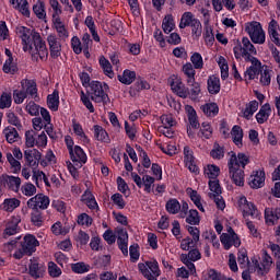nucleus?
Masks as SVG:
<instances>
[{"mask_svg": "<svg viewBox=\"0 0 280 280\" xmlns=\"http://www.w3.org/2000/svg\"><path fill=\"white\" fill-rule=\"evenodd\" d=\"M15 34L22 40L23 51L30 54L35 60L38 58L47 60L49 50H47V44L43 40L40 33L27 26L19 25L15 27Z\"/></svg>", "mask_w": 280, "mask_h": 280, "instance_id": "nucleus-1", "label": "nucleus"}, {"mask_svg": "<svg viewBox=\"0 0 280 280\" xmlns=\"http://www.w3.org/2000/svg\"><path fill=\"white\" fill-rule=\"evenodd\" d=\"M234 56L236 60H253L255 58L254 56H257V48H255V45L250 43V39L248 37H243L242 43L236 44L233 48Z\"/></svg>", "mask_w": 280, "mask_h": 280, "instance_id": "nucleus-2", "label": "nucleus"}, {"mask_svg": "<svg viewBox=\"0 0 280 280\" xmlns=\"http://www.w3.org/2000/svg\"><path fill=\"white\" fill-rule=\"evenodd\" d=\"M229 161H228V167H229V174L230 178L233 180L234 185L237 187H244V168H237V154L235 152L229 153Z\"/></svg>", "mask_w": 280, "mask_h": 280, "instance_id": "nucleus-3", "label": "nucleus"}, {"mask_svg": "<svg viewBox=\"0 0 280 280\" xmlns=\"http://www.w3.org/2000/svg\"><path fill=\"white\" fill-rule=\"evenodd\" d=\"M245 32L255 45H264L266 43V31H264L261 23L257 21L245 23Z\"/></svg>", "mask_w": 280, "mask_h": 280, "instance_id": "nucleus-4", "label": "nucleus"}, {"mask_svg": "<svg viewBox=\"0 0 280 280\" xmlns=\"http://www.w3.org/2000/svg\"><path fill=\"white\" fill-rule=\"evenodd\" d=\"M138 269L147 280H159V276L161 275V267L156 259L139 262Z\"/></svg>", "mask_w": 280, "mask_h": 280, "instance_id": "nucleus-5", "label": "nucleus"}, {"mask_svg": "<svg viewBox=\"0 0 280 280\" xmlns=\"http://www.w3.org/2000/svg\"><path fill=\"white\" fill-rule=\"evenodd\" d=\"M236 207L240 211L243 213V218H260L261 212H259V209H257V206L255 203L248 201L246 197L241 196L237 198Z\"/></svg>", "mask_w": 280, "mask_h": 280, "instance_id": "nucleus-6", "label": "nucleus"}, {"mask_svg": "<svg viewBox=\"0 0 280 280\" xmlns=\"http://www.w3.org/2000/svg\"><path fill=\"white\" fill-rule=\"evenodd\" d=\"M165 210L171 215H177V213H179V218L185 219L187 217V211H189V203L183 202L180 205L178 199L171 198L165 203Z\"/></svg>", "mask_w": 280, "mask_h": 280, "instance_id": "nucleus-7", "label": "nucleus"}, {"mask_svg": "<svg viewBox=\"0 0 280 280\" xmlns=\"http://www.w3.org/2000/svg\"><path fill=\"white\" fill-rule=\"evenodd\" d=\"M25 145L26 148H47V133L42 131L36 135L34 130H28L25 132Z\"/></svg>", "mask_w": 280, "mask_h": 280, "instance_id": "nucleus-8", "label": "nucleus"}, {"mask_svg": "<svg viewBox=\"0 0 280 280\" xmlns=\"http://www.w3.org/2000/svg\"><path fill=\"white\" fill-rule=\"evenodd\" d=\"M220 240L225 250H231L232 246H234L235 248H240V246H242V240L240 238V235L235 233L233 228H230L228 230V233H223Z\"/></svg>", "mask_w": 280, "mask_h": 280, "instance_id": "nucleus-9", "label": "nucleus"}, {"mask_svg": "<svg viewBox=\"0 0 280 280\" xmlns=\"http://www.w3.org/2000/svg\"><path fill=\"white\" fill-rule=\"evenodd\" d=\"M161 126L158 128L161 135H164L167 139H172L174 137V126L176 125V120L170 114H165L161 116Z\"/></svg>", "mask_w": 280, "mask_h": 280, "instance_id": "nucleus-10", "label": "nucleus"}, {"mask_svg": "<svg viewBox=\"0 0 280 280\" xmlns=\"http://www.w3.org/2000/svg\"><path fill=\"white\" fill-rule=\"evenodd\" d=\"M28 209H33L38 211H45V209H49L50 200L45 194H37L34 197L30 198L26 202Z\"/></svg>", "mask_w": 280, "mask_h": 280, "instance_id": "nucleus-11", "label": "nucleus"}, {"mask_svg": "<svg viewBox=\"0 0 280 280\" xmlns=\"http://www.w3.org/2000/svg\"><path fill=\"white\" fill-rule=\"evenodd\" d=\"M91 100L96 104L106 103L108 100V94L104 92V88L101 82H92L91 83Z\"/></svg>", "mask_w": 280, "mask_h": 280, "instance_id": "nucleus-12", "label": "nucleus"}, {"mask_svg": "<svg viewBox=\"0 0 280 280\" xmlns=\"http://www.w3.org/2000/svg\"><path fill=\"white\" fill-rule=\"evenodd\" d=\"M253 264L258 275H266V272H268V270H270V267L272 266V256H270L268 252L262 250L260 264L259 260H257V258L253 259Z\"/></svg>", "mask_w": 280, "mask_h": 280, "instance_id": "nucleus-13", "label": "nucleus"}, {"mask_svg": "<svg viewBox=\"0 0 280 280\" xmlns=\"http://www.w3.org/2000/svg\"><path fill=\"white\" fill-rule=\"evenodd\" d=\"M248 185L252 189H261L266 185V173L261 170L253 171L248 178Z\"/></svg>", "mask_w": 280, "mask_h": 280, "instance_id": "nucleus-14", "label": "nucleus"}, {"mask_svg": "<svg viewBox=\"0 0 280 280\" xmlns=\"http://www.w3.org/2000/svg\"><path fill=\"white\" fill-rule=\"evenodd\" d=\"M40 246V243L36 238V236L32 234H27L23 237V241L21 242V247L23 248L24 253L26 255H32L33 253H36V248Z\"/></svg>", "mask_w": 280, "mask_h": 280, "instance_id": "nucleus-15", "label": "nucleus"}, {"mask_svg": "<svg viewBox=\"0 0 280 280\" xmlns=\"http://www.w3.org/2000/svg\"><path fill=\"white\" fill-rule=\"evenodd\" d=\"M47 43L49 46L50 56L52 58H60L62 51V44H60V37L56 34H49L47 36Z\"/></svg>", "mask_w": 280, "mask_h": 280, "instance_id": "nucleus-16", "label": "nucleus"}, {"mask_svg": "<svg viewBox=\"0 0 280 280\" xmlns=\"http://www.w3.org/2000/svg\"><path fill=\"white\" fill-rule=\"evenodd\" d=\"M245 62L252 63V67L247 68V70L245 71V78H247L248 80H255L264 69V67H261V61L254 57L253 59H247Z\"/></svg>", "mask_w": 280, "mask_h": 280, "instance_id": "nucleus-17", "label": "nucleus"}, {"mask_svg": "<svg viewBox=\"0 0 280 280\" xmlns=\"http://www.w3.org/2000/svg\"><path fill=\"white\" fill-rule=\"evenodd\" d=\"M69 154L72 163H75L77 165H79V167H82L89 160L86 153L84 152V149L80 145H75L74 149L69 152Z\"/></svg>", "mask_w": 280, "mask_h": 280, "instance_id": "nucleus-18", "label": "nucleus"}, {"mask_svg": "<svg viewBox=\"0 0 280 280\" xmlns=\"http://www.w3.org/2000/svg\"><path fill=\"white\" fill-rule=\"evenodd\" d=\"M184 163L187 170L192 174H198L199 168L196 165V158H194V151L189 147L184 148Z\"/></svg>", "mask_w": 280, "mask_h": 280, "instance_id": "nucleus-19", "label": "nucleus"}, {"mask_svg": "<svg viewBox=\"0 0 280 280\" xmlns=\"http://www.w3.org/2000/svg\"><path fill=\"white\" fill-rule=\"evenodd\" d=\"M43 158V154L38 149H26L24 151V159L30 165V167H37L38 163H40V159Z\"/></svg>", "mask_w": 280, "mask_h": 280, "instance_id": "nucleus-20", "label": "nucleus"}, {"mask_svg": "<svg viewBox=\"0 0 280 280\" xmlns=\"http://www.w3.org/2000/svg\"><path fill=\"white\" fill-rule=\"evenodd\" d=\"M21 223V217H12L7 221L5 229L3 231L4 237H10L19 233V224Z\"/></svg>", "mask_w": 280, "mask_h": 280, "instance_id": "nucleus-21", "label": "nucleus"}, {"mask_svg": "<svg viewBox=\"0 0 280 280\" xmlns=\"http://www.w3.org/2000/svg\"><path fill=\"white\" fill-rule=\"evenodd\" d=\"M1 183L11 191H19L21 189V177L12 175H2Z\"/></svg>", "mask_w": 280, "mask_h": 280, "instance_id": "nucleus-22", "label": "nucleus"}, {"mask_svg": "<svg viewBox=\"0 0 280 280\" xmlns=\"http://www.w3.org/2000/svg\"><path fill=\"white\" fill-rule=\"evenodd\" d=\"M28 273L33 279H40L45 275V265L38 262L37 258L31 259V264L28 266Z\"/></svg>", "mask_w": 280, "mask_h": 280, "instance_id": "nucleus-23", "label": "nucleus"}, {"mask_svg": "<svg viewBox=\"0 0 280 280\" xmlns=\"http://www.w3.org/2000/svg\"><path fill=\"white\" fill-rule=\"evenodd\" d=\"M52 27L57 32V38H60L61 40H67L69 38V28H67V24H65V21L62 19L59 20H51Z\"/></svg>", "mask_w": 280, "mask_h": 280, "instance_id": "nucleus-24", "label": "nucleus"}, {"mask_svg": "<svg viewBox=\"0 0 280 280\" xmlns=\"http://www.w3.org/2000/svg\"><path fill=\"white\" fill-rule=\"evenodd\" d=\"M171 89L173 93H176L178 97H183V100L187 98L189 95V90L187 86H185V83H183V80L176 78L172 83H171Z\"/></svg>", "mask_w": 280, "mask_h": 280, "instance_id": "nucleus-25", "label": "nucleus"}, {"mask_svg": "<svg viewBox=\"0 0 280 280\" xmlns=\"http://www.w3.org/2000/svg\"><path fill=\"white\" fill-rule=\"evenodd\" d=\"M279 30V22H277V20H271L268 25V35L272 44L277 45V47H280Z\"/></svg>", "mask_w": 280, "mask_h": 280, "instance_id": "nucleus-26", "label": "nucleus"}, {"mask_svg": "<svg viewBox=\"0 0 280 280\" xmlns=\"http://www.w3.org/2000/svg\"><path fill=\"white\" fill-rule=\"evenodd\" d=\"M19 207H21V200L16 197L7 198L0 205V209L4 211V213H12L15 209H19Z\"/></svg>", "mask_w": 280, "mask_h": 280, "instance_id": "nucleus-27", "label": "nucleus"}, {"mask_svg": "<svg viewBox=\"0 0 280 280\" xmlns=\"http://www.w3.org/2000/svg\"><path fill=\"white\" fill-rule=\"evenodd\" d=\"M230 137L235 145L237 148H242L244 145V129L240 127V125H235L232 127V130L230 131Z\"/></svg>", "mask_w": 280, "mask_h": 280, "instance_id": "nucleus-28", "label": "nucleus"}, {"mask_svg": "<svg viewBox=\"0 0 280 280\" xmlns=\"http://www.w3.org/2000/svg\"><path fill=\"white\" fill-rule=\"evenodd\" d=\"M21 86L26 94L28 93V95H31V97H38V88L36 85V81L23 79L21 81Z\"/></svg>", "mask_w": 280, "mask_h": 280, "instance_id": "nucleus-29", "label": "nucleus"}, {"mask_svg": "<svg viewBox=\"0 0 280 280\" xmlns=\"http://www.w3.org/2000/svg\"><path fill=\"white\" fill-rule=\"evenodd\" d=\"M72 130L77 139H79V141H81L83 145H89V143H91V140L89 139L86 133H84V129L82 128V125H80V122L72 120Z\"/></svg>", "mask_w": 280, "mask_h": 280, "instance_id": "nucleus-30", "label": "nucleus"}, {"mask_svg": "<svg viewBox=\"0 0 280 280\" xmlns=\"http://www.w3.org/2000/svg\"><path fill=\"white\" fill-rule=\"evenodd\" d=\"M81 201L83 205H86L92 211L95 209H100L97 206V201L95 200V195L90 189H86L83 195L81 196Z\"/></svg>", "mask_w": 280, "mask_h": 280, "instance_id": "nucleus-31", "label": "nucleus"}, {"mask_svg": "<svg viewBox=\"0 0 280 280\" xmlns=\"http://www.w3.org/2000/svg\"><path fill=\"white\" fill-rule=\"evenodd\" d=\"M182 73H184L187 84H194L196 82V68L191 62H186L182 67Z\"/></svg>", "mask_w": 280, "mask_h": 280, "instance_id": "nucleus-32", "label": "nucleus"}, {"mask_svg": "<svg viewBox=\"0 0 280 280\" xmlns=\"http://www.w3.org/2000/svg\"><path fill=\"white\" fill-rule=\"evenodd\" d=\"M11 5H13L14 10H19L23 16L30 19V3L27 0H10Z\"/></svg>", "mask_w": 280, "mask_h": 280, "instance_id": "nucleus-33", "label": "nucleus"}, {"mask_svg": "<svg viewBox=\"0 0 280 280\" xmlns=\"http://www.w3.org/2000/svg\"><path fill=\"white\" fill-rule=\"evenodd\" d=\"M271 114L272 108L270 107V104L266 103L260 107L259 112L256 114V121L258 124H266V121H268V119L270 118Z\"/></svg>", "mask_w": 280, "mask_h": 280, "instance_id": "nucleus-34", "label": "nucleus"}, {"mask_svg": "<svg viewBox=\"0 0 280 280\" xmlns=\"http://www.w3.org/2000/svg\"><path fill=\"white\" fill-rule=\"evenodd\" d=\"M265 220L267 224L271 226L280 220V209L279 208H266L265 210Z\"/></svg>", "mask_w": 280, "mask_h": 280, "instance_id": "nucleus-35", "label": "nucleus"}, {"mask_svg": "<svg viewBox=\"0 0 280 280\" xmlns=\"http://www.w3.org/2000/svg\"><path fill=\"white\" fill-rule=\"evenodd\" d=\"M207 85H208V93H210V95H218L221 89L220 77L210 75L208 78Z\"/></svg>", "mask_w": 280, "mask_h": 280, "instance_id": "nucleus-36", "label": "nucleus"}, {"mask_svg": "<svg viewBox=\"0 0 280 280\" xmlns=\"http://www.w3.org/2000/svg\"><path fill=\"white\" fill-rule=\"evenodd\" d=\"M196 22H198V19L196 18V15H194V13L189 11L184 12L180 18L179 30H185V27H190Z\"/></svg>", "mask_w": 280, "mask_h": 280, "instance_id": "nucleus-37", "label": "nucleus"}, {"mask_svg": "<svg viewBox=\"0 0 280 280\" xmlns=\"http://www.w3.org/2000/svg\"><path fill=\"white\" fill-rule=\"evenodd\" d=\"M187 195L189 196L190 200L194 202L195 207L205 213V207L202 206V197L198 191L194 190L192 188L186 189Z\"/></svg>", "mask_w": 280, "mask_h": 280, "instance_id": "nucleus-38", "label": "nucleus"}, {"mask_svg": "<svg viewBox=\"0 0 280 280\" xmlns=\"http://www.w3.org/2000/svg\"><path fill=\"white\" fill-rule=\"evenodd\" d=\"M47 106L50 110L56 113L60 106V94L58 90H55L51 94L47 96Z\"/></svg>", "mask_w": 280, "mask_h": 280, "instance_id": "nucleus-39", "label": "nucleus"}, {"mask_svg": "<svg viewBox=\"0 0 280 280\" xmlns=\"http://www.w3.org/2000/svg\"><path fill=\"white\" fill-rule=\"evenodd\" d=\"M259 73V83L261 86H270V83L272 82V70H270L268 66H264Z\"/></svg>", "mask_w": 280, "mask_h": 280, "instance_id": "nucleus-40", "label": "nucleus"}, {"mask_svg": "<svg viewBox=\"0 0 280 280\" xmlns=\"http://www.w3.org/2000/svg\"><path fill=\"white\" fill-rule=\"evenodd\" d=\"M176 28V22L174 21V15L167 14L162 21V30L164 34H171Z\"/></svg>", "mask_w": 280, "mask_h": 280, "instance_id": "nucleus-41", "label": "nucleus"}, {"mask_svg": "<svg viewBox=\"0 0 280 280\" xmlns=\"http://www.w3.org/2000/svg\"><path fill=\"white\" fill-rule=\"evenodd\" d=\"M259 110V102L257 101H252L246 104L245 108L243 109V117L245 119H250L255 113Z\"/></svg>", "mask_w": 280, "mask_h": 280, "instance_id": "nucleus-42", "label": "nucleus"}, {"mask_svg": "<svg viewBox=\"0 0 280 280\" xmlns=\"http://www.w3.org/2000/svg\"><path fill=\"white\" fill-rule=\"evenodd\" d=\"M203 174L210 180H215L220 176V167L215 164H208L203 168Z\"/></svg>", "mask_w": 280, "mask_h": 280, "instance_id": "nucleus-43", "label": "nucleus"}, {"mask_svg": "<svg viewBox=\"0 0 280 280\" xmlns=\"http://www.w3.org/2000/svg\"><path fill=\"white\" fill-rule=\"evenodd\" d=\"M49 5L51 8V21L62 19V5L58 0H49Z\"/></svg>", "mask_w": 280, "mask_h": 280, "instance_id": "nucleus-44", "label": "nucleus"}, {"mask_svg": "<svg viewBox=\"0 0 280 280\" xmlns=\"http://www.w3.org/2000/svg\"><path fill=\"white\" fill-rule=\"evenodd\" d=\"M94 137L97 141L102 143H110V138L108 137V132L105 131L104 127L95 125L94 126Z\"/></svg>", "mask_w": 280, "mask_h": 280, "instance_id": "nucleus-45", "label": "nucleus"}, {"mask_svg": "<svg viewBox=\"0 0 280 280\" xmlns=\"http://www.w3.org/2000/svg\"><path fill=\"white\" fill-rule=\"evenodd\" d=\"M185 218L186 223L190 224V226H198V224H200V214L196 209L188 210Z\"/></svg>", "mask_w": 280, "mask_h": 280, "instance_id": "nucleus-46", "label": "nucleus"}, {"mask_svg": "<svg viewBox=\"0 0 280 280\" xmlns=\"http://www.w3.org/2000/svg\"><path fill=\"white\" fill-rule=\"evenodd\" d=\"M7 161L10 164V170L12 174H19L21 172V162L12 155V152H7L5 153Z\"/></svg>", "mask_w": 280, "mask_h": 280, "instance_id": "nucleus-47", "label": "nucleus"}, {"mask_svg": "<svg viewBox=\"0 0 280 280\" xmlns=\"http://www.w3.org/2000/svg\"><path fill=\"white\" fill-rule=\"evenodd\" d=\"M84 23H85L86 27L89 28V31L93 37V40H95V43H100V35L97 34V31L95 27V21L93 20V16L88 15L85 18Z\"/></svg>", "mask_w": 280, "mask_h": 280, "instance_id": "nucleus-48", "label": "nucleus"}, {"mask_svg": "<svg viewBox=\"0 0 280 280\" xmlns=\"http://www.w3.org/2000/svg\"><path fill=\"white\" fill-rule=\"evenodd\" d=\"M3 135L8 143H16L19 140V131L14 127H7L3 129Z\"/></svg>", "mask_w": 280, "mask_h": 280, "instance_id": "nucleus-49", "label": "nucleus"}, {"mask_svg": "<svg viewBox=\"0 0 280 280\" xmlns=\"http://www.w3.org/2000/svg\"><path fill=\"white\" fill-rule=\"evenodd\" d=\"M98 62L105 73L108 78H115V72H113V66L110 65V61L106 59V57L102 56L98 59Z\"/></svg>", "mask_w": 280, "mask_h": 280, "instance_id": "nucleus-50", "label": "nucleus"}, {"mask_svg": "<svg viewBox=\"0 0 280 280\" xmlns=\"http://www.w3.org/2000/svg\"><path fill=\"white\" fill-rule=\"evenodd\" d=\"M202 113L207 115V117H215L218 113H220V108L218 107V104L215 103H207L203 106H201Z\"/></svg>", "mask_w": 280, "mask_h": 280, "instance_id": "nucleus-51", "label": "nucleus"}, {"mask_svg": "<svg viewBox=\"0 0 280 280\" xmlns=\"http://www.w3.org/2000/svg\"><path fill=\"white\" fill-rule=\"evenodd\" d=\"M137 73L132 70H125L121 75H118L119 82L121 84H132V81L136 80Z\"/></svg>", "mask_w": 280, "mask_h": 280, "instance_id": "nucleus-52", "label": "nucleus"}, {"mask_svg": "<svg viewBox=\"0 0 280 280\" xmlns=\"http://www.w3.org/2000/svg\"><path fill=\"white\" fill-rule=\"evenodd\" d=\"M217 62L221 71V79L226 80V78H229V62L226 61V58L220 56Z\"/></svg>", "mask_w": 280, "mask_h": 280, "instance_id": "nucleus-53", "label": "nucleus"}, {"mask_svg": "<svg viewBox=\"0 0 280 280\" xmlns=\"http://www.w3.org/2000/svg\"><path fill=\"white\" fill-rule=\"evenodd\" d=\"M12 106V92L5 91L2 92L0 96V108L3 110L4 108H10Z\"/></svg>", "mask_w": 280, "mask_h": 280, "instance_id": "nucleus-54", "label": "nucleus"}, {"mask_svg": "<svg viewBox=\"0 0 280 280\" xmlns=\"http://www.w3.org/2000/svg\"><path fill=\"white\" fill-rule=\"evenodd\" d=\"M72 272H75V275H84L91 270V265L85 262H75L71 265Z\"/></svg>", "mask_w": 280, "mask_h": 280, "instance_id": "nucleus-55", "label": "nucleus"}, {"mask_svg": "<svg viewBox=\"0 0 280 280\" xmlns=\"http://www.w3.org/2000/svg\"><path fill=\"white\" fill-rule=\"evenodd\" d=\"M2 71L4 73H11L12 75H14V73H16V71H19V68L16 67V62H14V58H8L4 61Z\"/></svg>", "mask_w": 280, "mask_h": 280, "instance_id": "nucleus-56", "label": "nucleus"}, {"mask_svg": "<svg viewBox=\"0 0 280 280\" xmlns=\"http://www.w3.org/2000/svg\"><path fill=\"white\" fill-rule=\"evenodd\" d=\"M33 12L37 16V19H45L47 16V12L45 11V2L38 0L33 5Z\"/></svg>", "mask_w": 280, "mask_h": 280, "instance_id": "nucleus-57", "label": "nucleus"}, {"mask_svg": "<svg viewBox=\"0 0 280 280\" xmlns=\"http://www.w3.org/2000/svg\"><path fill=\"white\" fill-rule=\"evenodd\" d=\"M237 262L241 268H248L250 265V260H248V252L246 249H242L238 252Z\"/></svg>", "mask_w": 280, "mask_h": 280, "instance_id": "nucleus-58", "label": "nucleus"}, {"mask_svg": "<svg viewBox=\"0 0 280 280\" xmlns=\"http://www.w3.org/2000/svg\"><path fill=\"white\" fill-rule=\"evenodd\" d=\"M212 135L213 128H211V125L208 122H203L199 131V137L201 139H211Z\"/></svg>", "mask_w": 280, "mask_h": 280, "instance_id": "nucleus-59", "label": "nucleus"}, {"mask_svg": "<svg viewBox=\"0 0 280 280\" xmlns=\"http://www.w3.org/2000/svg\"><path fill=\"white\" fill-rule=\"evenodd\" d=\"M39 163L43 167H47V165H56V154H54V151L48 150L46 152L45 159L39 161Z\"/></svg>", "mask_w": 280, "mask_h": 280, "instance_id": "nucleus-60", "label": "nucleus"}, {"mask_svg": "<svg viewBox=\"0 0 280 280\" xmlns=\"http://www.w3.org/2000/svg\"><path fill=\"white\" fill-rule=\"evenodd\" d=\"M160 148L162 152H164V154H168V156H174L177 152L176 144L173 141L165 142L161 144Z\"/></svg>", "mask_w": 280, "mask_h": 280, "instance_id": "nucleus-61", "label": "nucleus"}, {"mask_svg": "<svg viewBox=\"0 0 280 280\" xmlns=\"http://www.w3.org/2000/svg\"><path fill=\"white\" fill-rule=\"evenodd\" d=\"M21 191L23 196H26L27 198H32V196H35L36 194V186L32 183H25L21 187Z\"/></svg>", "mask_w": 280, "mask_h": 280, "instance_id": "nucleus-62", "label": "nucleus"}, {"mask_svg": "<svg viewBox=\"0 0 280 280\" xmlns=\"http://www.w3.org/2000/svg\"><path fill=\"white\" fill-rule=\"evenodd\" d=\"M31 222L34 224V226H43V212L39 210H33L31 213Z\"/></svg>", "mask_w": 280, "mask_h": 280, "instance_id": "nucleus-63", "label": "nucleus"}, {"mask_svg": "<svg viewBox=\"0 0 280 280\" xmlns=\"http://www.w3.org/2000/svg\"><path fill=\"white\" fill-rule=\"evenodd\" d=\"M190 61L195 69H202L205 67V61L202 60V55H200V52L192 54Z\"/></svg>", "mask_w": 280, "mask_h": 280, "instance_id": "nucleus-64", "label": "nucleus"}]
</instances>
